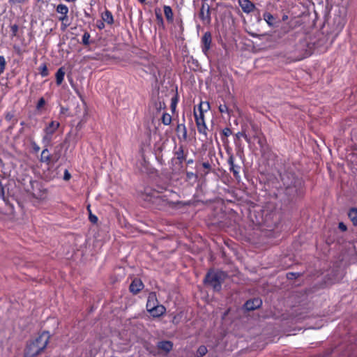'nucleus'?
<instances>
[{
  "label": "nucleus",
  "mask_w": 357,
  "mask_h": 357,
  "mask_svg": "<svg viewBox=\"0 0 357 357\" xmlns=\"http://www.w3.org/2000/svg\"><path fill=\"white\" fill-rule=\"evenodd\" d=\"M144 287V284L141 281V280L138 278H135L130 285V291L134 294H137L139 293Z\"/></svg>",
  "instance_id": "ddd939ff"
},
{
  "label": "nucleus",
  "mask_w": 357,
  "mask_h": 357,
  "mask_svg": "<svg viewBox=\"0 0 357 357\" xmlns=\"http://www.w3.org/2000/svg\"><path fill=\"white\" fill-rule=\"evenodd\" d=\"M45 105V100L44 99V98H40L39 100H38V102L37 103V105H36V108L37 109H40L41 107H43L44 105Z\"/></svg>",
  "instance_id": "c9c22d12"
},
{
  "label": "nucleus",
  "mask_w": 357,
  "mask_h": 357,
  "mask_svg": "<svg viewBox=\"0 0 357 357\" xmlns=\"http://www.w3.org/2000/svg\"><path fill=\"white\" fill-rule=\"evenodd\" d=\"M50 337L49 332L43 331L27 345L24 357L37 356L45 349L49 342Z\"/></svg>",
  "instance_id": "f257e3e1"
},
{
  "label": "nucleus",
  "mask_w": 357,
  "mask_h": 357,
  "mask_svg": "<svg viewBox=\"0 0 357 357\" xmlns=\"http://www.w3.org/2000/svg\"><path fill=\"white\" fill-rule=\"evenodd\" d=\"M238 2L242 10L247 14L256 9L255 5L250 0H238Z\"/></svg>",
  "instance_id": "1a4fd4ad"
},
{
  "label": "nucleus",
  "mask_w": 357,
  "mask_h": 357,
  "mask_svg": "<svg viewBox=\"0 0 357 357\" xmlns=\"http://www.w3.org/2000/svg\"><path fill=\"white\" fill-rule=\"evenodd\" d=\"M338 227L339 229L343 231L347 230V226L343 222H340Z\"/></svg>",
  "instance_id": "37998d69"
},
{
  "label": "nucleus",
  "mask_w": 357,
  "mask_h": 357,
  "mask_svg": "<svg viewBox=\"0 0 357 357\" xmlns=\"http://www.w3.org/2000/svg\"><path fill=\"white\" fill-rule=\"evenodd\" d=\"M56 11L59 14L58 19L61 22V30L64 31L71 23L68 15L69 12L68 8L66 5L60 3L56 6Z\"/></svg>",
  "instance_id": "7ed1b4c3"
},
{
  "label": "nucleus",
  "mask_w": 357,
  "mask_h": 357,
  "mask_svg": "<svg viewBox=\"0 0 357 357\" xmlns=\"http://www.w3.org/2000/svg\"><path fill=\"white\" fill-rule=\"evenodd\" d=\"M226 278V273L223 271H210L207 273L204 282L211 286L214 290L220 291L221 284Z\"/></svg>",
  "instance_id": "f03ea898"
},
{
  "label": "nucleus",
  "mask_w": 357,
  "mask_h": 357,
  "mask_svg": "<svg viewBox=\"0 0 357 357\" xmlns=\"http://www.w3.org/2000/svg\"><path fill=\"white\" fill-rule=\"evenodd\" d=\"M208 350H207V348L204 346V345H202L200 346L198 349H197V357H202L204 356V355H206V354L207 353Z\"/></svg>",
  "instance_id": "cd10ccee"
},
{
  "label": "nucleus",
  "mask_w": 357,
  "mask_h": 357,
  "mask_svg": "<svg viewBox=\"0 0 357 357\" xmlns=\"http://www.w3.org/2000/svg\"><path fill=\"white\" fill-rule=\"evenodd\" d=\"M6 60L3 56H0V75L2 74L4 71L6 66Z\"/></svg>",
  "instance_id": "72a5a7b5"
},
{
  "label": "nucleus",
  "mask_w": 357,
  "mask_h": 357,
  "mask_svg": "<svg viewBox=\"0 0 357 357\" xmlns=\"http://www.w3.org/2000/svg\"><path fill=\"white\" fill-rule=\"evenodd\" d=\"M18 29H19V26L16 24H12L10 26V31L12 32V34H11V37L12 38L17 36V32H18Z\"/></svg>",
  "instance_id": "2f4dec72"
},
{
  "label": "nucleus",
  "mask_w": 357,
  "mask_h": 357,
  "mask_svg": "<svg viewBox=\"0 0 357 357\" xmlns=\"http://www.w3.org/2000/svg\"><path fill=\"white\" fill-rule=\"evenodd\" d=\"M101 17L102 20L108 24L111 25L114 23V17L112 13L108 10H106L102 13Z\"/></svg>",
  "instance_id": "f3484780"
},
{
  "label": "nucleus",
  "mask_w": 357,
  "mask_h": 357,
  "mask_svg": "<svg viewBox=\"0 0 357 357\" xmlns=\"http://www.w3.org/2000/svg\"><path fill=\"white\" fill-rule=\"evenodd\" d=\"M65 72L63 68H60L56 73V82L57 85L61 84L63 81Z\"/></svg>",
  "instance_id": "aec40b11"
},
{
  "label": "nucleus",
  "mask_w": 357,
  "mask_h": 357,
  "mask_svg": "<svg viewBox=\"0 0 357 357\" xmlns=\"http://www.w3.org/2000/svg\"><path fill=\"white\" fill-rule=\"evenodd\" d=\"M202 166H203L204 168H205L206 169H211V165L208 162H204L202 164Z\"/></svg>",
  "instance_id": "49530a36"
},
{
  "label": "nucleus",
  "mask_w": 357,
  "mask_h": 357,
  "mask_svg": "<svg viewBox=\"0 0 357 357\" xmlns=\"http://www.w3.org/2000/svg\"><path fill=\"white\" fill-rule=\"evenodd\" d=\"M88 210L89 211V220L93 224L96 223L98 222L97 216L91 213V212L89 209V206L88 207Z\"/></svg>",
  "instance_id": "f704fd0d"
},
{
  "label": "nucleus",
  "mask_w": 357,
  "mask_h": 357,
  "mask_svg": "<svg viewBox=\"0 0 357 357\" xmlns=\"http://www.w3.org/2000/svg\"><path fill=\"white\" fill-rule=\"evenodd\" d=\"M38 70H39V73L40 74V75L43 77H45L48 75V70H47V65L45 63H43L38 68Z\"/></svg>",
  "instance_id": "a878e982"
},
{
  "label": "nucleus",
  "mask_w": 357,
  "mask_h": 357,
  "mask_svg": "<svg viewBox=\"0 0 357 357\" xmlns=\"http://www.w3.org/2000/svg\"><path fill=\"white\" fill-rule=\"evenodd\" d=\"M60 126V123L56 121H51L43 129V132L53 135Z\"/></svg>",
  "instance_id": "9b49d317"
},
{
  "label": "nucleus",
  "mask_w": 357,
  "mask_h": 357,
  "mask_svg": "<svg viewBox=\"0 0 357 357\" xmlns=\"http://www.w3.org/2000/svg\"><path fill=\"white\" fill-rule=\"evenodd\" d=\"M228 164L229 165V170L233 173L236 178H240L239 169L240 167L234 164V158L231 155L228 158Z\"/></svg>",
  "instance_id": "f8f14e48"
},
{
  "label": "nucleus",
  "mask_w": 357,
  "mask_h": 357,
  "mask_svg": "<svg viewBox=\"0 0 357 357\" xmlns=\"http://www.w3.org/2000/svg\"><path fill=\"white\" fill-rule=\"evenodd\" d=\"M199 17L204 24L208 25L211 24V9L209 5L207 3H202L199 13Z\"/></svg>",
  "instance_id": "20e7f679"
},
{
  "label": "nucleus",
  "mask_w": 357,
  "mask_h": 357,
  "mask_svg": "<svg viewBox=\"0 0 357 357\" xmlns=\"http://www.w3.org/2000/svg\"><path fill=\"white\" fill-rule=\"evenodd\" d=\"M159 105H160V108H162V107H165V103H164V102H159Z\"/></svg>",
  "instance_id": "09e8293b"
},
{
  "label": "nucleus",
  "mask_w": 357,
  "mask_h": 357,
  "mask_svg": "<svg viewBox=\"0 0 357 357\" xmlns=\"http://www.w3.org/2000/svg\"><path fill=\"white\" fill-rule=\"evenodd\" d=\"M140 3H144L146 0H138Z\"/></svg>",
  "instance_id": "603ef678"
},
{
  "label": "nucleus",
  "mask_w": 357,
  "mask_h": 357,
  "mask_svg": "<svg viewBox=\"0 0 357 357\" xmlns=\"http://www.w3.org/2000/svg\"><path fill=\"white\" fill-rule=\"evenodd\" d=\"M52 139L53 135L44 133V135L42 138V143L44 144L45 147L47 148L49 146L51 145Z\"/></svg>",
  "instance_id": "412c9836"
},
{
  "label": "nucleus",
  "mask_w": 357,
  "mask_h": 357,
  "mask_svg": "<svg viewBox=\"0 0 357 357\" xmlns=\"http://www.w3.org/2000/svg\"><path fill=\"white\" fill-rule=\"evenodd\" d=\"M218 110L222 114L227 113V114H229V109L225 104H220L218 106Z\"/></svg>",
  "instance_id": "7c9ffc66"
},
{
  "label": "nucleus",
  "mask_w": 357,
  "mask_h": 357,
  "mask_svg": "<svg viewBox=\"0 0 357 357\" xmlns=\"http://www.w3.org/2000/svg\"><path fill=\"white\" fill-rule=\"evenodd\" d=\"M204 112L199 111V114L196 112V111L194 112L195 119L196 121V124L199 123H206L204 121Z\"/></svg>",
  "instance_id": "5701e85b"
},
{
  "label": "nucleus",
  "mask_w": 357,
  "mask_h": 357,
  "mask_svg": "<svg viewBox=\"0 0 357 357\" xmlns=\"http://www.w3.org/2000/svg\"><path fill=\"white\" fill-rule=\"evenodd\" d=\"M158 349L169 352L172 349L173 344L170 341H161L158 343Z\"/></svg>",
  "instance_id": "a211bd4d"
},
{
  "label": "nucleus",
  "mask_w": 357,
  "mask_h": 357,
  "mask_svg": "<svg viewBox=\"0 0 357 357\" xmlns=\"http://www.w3.org/2000/svg\"><path fill=\"white\" fill-rule=\"evenodd\" d=\"M89 38L90 34L89 32L86 31L82 36V43L84 45H88L89 44Z\"/></svg>",
  "instance_id": "473e14b6"
},
{
  "label": "nucleus",
  "mask_w": 357,
  "mask_h": 357,
  "mask_svg": "<svg viewBox=\"0 0 357 357\" xmlns=\"http://www.w3.org/2000/svg\"><path fill=\"white\" fill-rule=\"evenodd\" d=\"M166 311L165 307L162 305L158 304L155 307H153L151 310L148 311L151 315L153 317H159L165 314Z\"/></svg>",
  "instance_id": "dca6fc26"
},
{
  "label": "nucleus",
  "mask_w": 357,
  "mask_h": 357,
  "mask_svg": "<svg viewBox=\"0 0 357 357\" xmlns=\"http://www.w3.org/2000/svg\"><path fill=\"white\" fill-rule=\"evenodd\" d=\"M176 103H177V98L175 96V97L172 98L171 107H172V110L175 109Z\"/></svg>",
  "instance_id": "58836bf2"
},
{
  "label": "nucleus",
  "mask_w": 357,
  "mask_h": 357,
  "mask_svg": "<svg viewBox=\"0 0 357 357\" xmlns=\"http://www.w3.org/2000/svg\"><path fill=\"white\" fill-rule=\"evenodd\" d=\"M27 1L28 0H8V2L10 4H17V3H24V2Z\"/></svg>",
  "instance_id": "ea45409f"
},
{
  "label": "nucleus",
  "mask_w": 357,
  "mask_h": 357,
  "mask_svg": "<svg viewBox=\"0 0 357 357\" xmlns=\"http://www.w3.org/2000/svg\"><path fill=\"white\" fill-rule=\"evenodd\" d=\"M163 9L167 20L169 22L172 23L174 21V14L172 8L169 6L165 5Z\"/></svg>",
  "instance_id": "6ab92c4d"
},
{
  "label": "nucleus",
  "mask_w": 357,
  "mask_h": 357,
  "mask_svg": "<svg viewBox=\"0 0 357 357\" xmlns=\"http://www.w3.org/2000/svg\"><path fill=\"white\" fill-rule=\"evenodd\" d=\"M262 304V301L259 298H254L252 300L248 301L245 305L244 307L247 310H254L258 307H259Z\"/></svg>",
  "instance_id": "4468645a"
},
{
  "label": "nucleus",
  "mask_w": 357,
  "mask_h": 357,
  "mask_svg": "<svg viewBox=\"0 0 357 357\" xmlns=\"http://www.w3.org/2000/svg\"><path fill=\"white\" fill-rule=\"evenodd\" d=\"M235 137L238 140H239L241 137H243L246 140V142H250V138L243 131L237 132L235 135Z\"/></svg>",
  "instance_id": "c756f323"
},
{
  "label": "nucleus",
  "mask_w": 357,
  "mask_h": 357,
  "mask_svg": "<svg viewBox=\"0 0 357 357\" xmlns=\"http://www.w3.org/2000/svg\"><path fill=\"white\" fill-rule=\"evenodd\" d=\"M281 179L284 185L287 188H291V186H296L297 183V180L293 174H284L281 175Z\"/></svg>",
  "instance_id": "9d476101"
},
{
  "label": "nucleus",
  "mask_w": 357,
  "mask_h": 357,
  "mask_svg": "<svg viewBox=\"0 0 357 357\" xmlns=\"http://www.w3.org/2000/svg\"><path fill=\"white\" fill-rule=\"evenodd\" d=\"M60 158L59 153H54V155H51L49 152L48 148L45 147L41 152L40 161L50 165L52 162H56Z\"/></svg>",
  "instance_id": "39448f33"
},
{
  "label": "nucleus",
  "mask_w": 357,
  "mask_h": 357,
  "mask_svg": "<svg viewBox=\"0 0 357 357\" xmlns=\"http://www.w3.org/2000/svg\"><path fill=\"white\" fill-rule=\"evenodd\" d=\"M105 22H99L98 24H97V27L99 29H102L104 27H105V24H104Z\"/></svg>",
  "instance_id": "a18cd8bd"
},
{
  "label": "nucleus",
  "mask_w": 357,
  "mask_h": 357,
  "mask_svg": "<svg viewBox=\"0 0 357 357\" xmlns=\"http://www.w3.org/2000/svg\"><path fill=\"white\" fill-rule=\"evenodd\" d=\"M349 218L354 225H357V208H351L349 212Z\"/></svg>",
  "instance_id": "4be33fe9"
},
{
  "label": "nucleus",
  "mask_w": 357,
  "mask_h": 357,
  "mask_svg": "<svg viewBox=\"0 0 357 357\" xmlns=\"http://www.w3.org/2000/svg\"><path fill=\"white\" fill-rule=\"evenodd\" d=\"M29 185H24V190L33 195L36 198H38L40 195L36 192V188L39 185V183L33 181L31 178H29Z\"/></svg>",
  "instance_id": "6e6552de"
},
{
  "label": "nucleus",
  "mask_w": 357,
  "mask_h": 357,
  "mask_svg": "<svg viewBox=\"0 0 357 357\" xmlns=\"http://www.w3.org/2000/svg\"><path fill=\"white\" fill-rule=\"evenodd\" d=\"M174 155L175 158L172 160L173 162H175L179 167H181L183 162L186 158V153L184 152V147L183 145H179L178 147L175 148Z\"/></svg>",
  "instance_id": "423d86ee"
},
{
  "label": "nucleus",
  "mask_w": 357,
  "mask_h": 357,
  "mask_svg": "<svg viewBox=\"0 0 357 357\" xmlns=\"http://www.w3.org/2000/svg\"><path fill=\"white\" fill-rule=\"evenodd\" d=\"M70 178V173L67 170H66L65 173H64V176H63L64 180H66V181L69 180Z\"/></svg>",
  "instance_id": "c03bdc74"
},
{
  "label": "nucleus",
  "mask_w": 357,
  "mask_h": 357,
  "mask_svg": "<svg viewBox=\"0 0 357 357\" xmlns=\"http://www.w3.org/2000/svg\"><path fill=\"white\" fill-rule=\"evenodd\" d=\"M199 111L202 112H206L210 109V105L208 102H202L199 105Z\"/></svg>",
  "instance_id": "bb28decb"
},
{
  "label": "nucleus",
  "mask_w": 357,
  "mask_h": 357,
  "mask_svg": "<svg viewBox=\"0 0 357 357\" xmlns=\"http://www.w3.org/2000/svg\"><path fill=\"white\" fill-rule=\"evenodd\" d=\"M159 303H158L156 294L155 292H151L149 294L148 300H147V303H146L147 311H149V310H151L153 307H155Z\"/></svg>",
  "instance_id": "2eb2a0df"
},
{
  "label": "nucleus",
  "mask_w": 357,
  "mask_h": 357,
  "mask_svg": "<svg viewBox=\"0 0 357 357\" xmlns=\"http://www.w3.org/2000/svg\"><path fill=\"white\" fill-rule=\"evenodd\" d=\"M198 132L201 134L206 135L207 127L206 123H197V124Z\"/></svg>",
  "instance_id": "c85d7f7f"
},
{
  "label": "nucleus",
  "mask_w": 357,
  "mask_h": 357,
  "mask_svg": "<svg viewBox=\"0 0 357 357\" xmlns=\"http://www.w3.org/2000/svg\"><path fill=\"white\" fill-rule=\"evenodd\" d=\"M181 128H183V139H186L187 137V130H186V128L185 126H184V124H178V126H177V130L178 131L179 129H181Z\"/></svg>",
  "instance_id": "e433bc0d"
},
{
  "label": "nucleus",
  "mask_w": 357,
  "mask_h": 357,
  "mask_svg": "<svg viewBox=\"0 0 357 357\" xmlns=\"http://www.w3.org/2000/svg\"><path fill=\"white\" fill-rule=\"evenodd\" d=\"M32 147L35 152H38L40 150V146L35 142L32 143Z\"/></svg>",
  "instance_id": "79ce46f5"
},
{
  "label": "nucleus",
  "mask_w": 357,
  "mask_h": 357,
  "mask_svg": "<svg viewBox=\"0 0 357 357\" xmlns=\"http://www.w3.org/2000/svg\"><path fill=\"white\" fill-rule=\"evenodd\" d=\"M186 178L188 180L190 181L192 179L196 180L197 179V175L194 174L193 172H187L186 173Z\"/></svg>",
  "instance_id": "4c0bfd02"
},
{
  "label": "nucleus",
  "mask_w": 357,
  "mask_h": 357,
  "mask_svg": "<svg viewBox=\"0 0 357 357\" xmlns=\"http://www.w3.org/2000/svg\"><path fill=\"white\" fill-rule=\"evenodd\" d=\"M192 163H193V160L192 159H190V160H187V164L190 165V164H192Z\"/></svg>",
  "instance_id": "8fccbe9b"
},
{
  "label": "nucleus",
  "mask_w": 357,
  "mask_h": 357,
  "mask_svg": "<svg viewBox=\"0 0 357 357\" xmlns=\"http://www.w3.org/2000/svg\"><path fill=\"white\" fill-rule=\"evenodd\" d=\"M162 122L165 126H169L172 123V116L167 113H164L162 116Z\"/></svg>",
  "instance_id": "393cba45"
},
{
  "label": "nucleus",
  "mask_w": 357,
  "mask_h": 357,
  "mask_svg": "<svg viewBox=\"0 0 357 357\" xmlns=\"http://www.w3.org/2000/svg\"><path fill=\"white\" fill-rule=\"evenodd\" d=\"M222 134L226 136V137H228L230 135H231V130L228 128H225L223 130H222Z\"/></svg>",
  "instance_id": "a19ab883"
},
{
  "label": "nucleus",
  "mask_w": 357,
  "mask_h": 357,
  "mask_svg": "<svg viewBox=\"0 0 357 357\" xmlns=\"http://www.w3.org/2000/svg\"><path fill=\"white\" fill-rule=\"evenodd\" d=\"M287 18H288V16H287V15H283V16H282V20H283V21H284V20H287Z\"/></svg>",
  "instance_id": "3c124183"
},
{
  "label": "nucleus",
  "mask_w": 357,
  "mask_h": 357,
  "mask_svg": "<svg viewBox=\"0 0 357 357\" xmlns=\"http://www.w3.org/2000/svg\"><path fill=\"white\" fill-rule=\"evenodd\" d=\"M263 17L264 20L266 21V22L268 24L269 26H273L274 17L273 16V15L266 12L264 14Z\"/></svg>",
  "instance_id": "b1692460"
},
{
  "label": "nucleus",
  "mask_w": 357,
  "mask_h": 357,
  "mask_svg": "<svg viewBox=\"0 0 357 357\" xmlns=\"http://www.w3.org/2000/svg\"><path fill=\"white\" fill-rule=\"evenodd\" d=\"M157 19L160 22V23L163 24V19L160 15L156 14Z\"/></svg>",
  "instance_id": "de8ad7c7"
},
{
  "label": "nucleus",
  "mask_w": 357,
  "mask_h": 357,
  "mask_svg": "<svg viewBox=\"0 0 357 357\" xmlns=\"http://www.w3.org/2000/svg\"><path fill=\"white\" fill-rule=\"evenodd\" d=\"M202 50L205 55H207L208 52L211 48L212 42L211 33L209 31L206 32L202 38Z\"/></svg>",
  "instance_id": "0eeeda50"
}]
</instances>
